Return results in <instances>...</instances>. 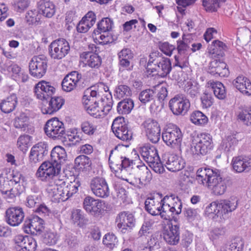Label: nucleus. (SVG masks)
Returning <instances> with one entry per match:
<instances>
[{
    "label": "nucleus",
    "instance_id": "1",
    "mask_svg": "<svg viewBox=\"0 0 251 251\" xmlns=\"http://www.w3.org/2000/svg\"><path fill=\"white\" fill-rule=\"evenodd\" d=\"M196 180L200 184L210 189L217 196L224 194L230 180L223 178L220 170L208 168H199L196 174Z\"/></svg>",
    "mask_w": 251,
    "mask_h": 251
},
{
    "label": "nucleus",
    "instance_id": "2",
    "mask_svg": "<svg viewBox=\"0 0 251 251\" xmlns=\"http://www.w3.org/2000/svg\"><path fill=\"white\" fill-rule=\"evenodd\" d=\"M182 137L183 134L179 127L174 124H169L162 134V139L168 146L178 149L180 151Z\"/></svg>",
    "mask_w": 251,
    "mask_h": 251
},
{
    "label": "nucleus",
    "instance_id": "3",
    "mask_svg": "<svg viewBox=\"0 0 251 251\" xmlns=\"http://www.w3.org/2000/svg\"><path fill=\"white\" fill-rule=\"evenodd\" d=\"M70 51L68 42L64 38H59L53 41L49 46V52L50 57L54 60H61Z\"/></svg>",
    "mask_w": 251,
    "mask_h": 251
},
{
    "label": "nucleus",
    "instance_id": "4",
    "mask_svg": "<svg viewBox=\"0 0 251 251\" xmlns=\"http://www.w3.org/2000/svg\"><path fill=\"white\" fill-rule=\"evenodd\" d=\"M44 130L49 137L53 140L60 139L66 134L64 123L57 117H53L47 121Z\"/></svg>",
    "mask_w": 251,
    "mask_h": 251
},
{
    "label": "nucleus",
    "instance_id": "5",
    "mask_svg": "<svg viewBox=\"0 0 251 251\" xmlns=\"http://www.w3.org/2000/svg\"><path fill=\"white\" fill-rule=\"evenodd\" d=\"M212 136L208 133H202L198 136L196 145L192 147L194 157L203 156L207 154L213 148Z\"/></svg>",
    "mask_w": 251,
    "mask_h": 251
},
{
    "label": "nucleus",
    "instance_id": "6",
    "mask_svg": "<svg viewBox=\"0 0 251 251\" xmlns=\"http://www.w3.org/2000/svg\"><path fill=\"white\" fill-rule=\"evenodd\" d=\"M28 67L31 75L35 78H41L46 73L48 59L44 55L34 56L29 63Z\"/></svg>",
    "mask_w": 251,
    "mask_h": 251
},
{
    "label": "nucleus",
    "instance_id": "7",
    "mask_svg": "<svg viewBox=\"0 0 251 251\" xmlns=\"http://www.w3.org/2000/svg\"><path fill=\"white\" fill-rule=\"evenodd\" d=\"M154 67L152 63L147 64V72L152 75H158L161 77L167 76L172 70V64L169 58L166 57L162 60L157 59L154 63Z\"/></svg>",
    "mask_w": 251,
    "mask_h": 251
},
{
    "label": "nucleus",
    "instance_id": "8",
    "mask_svg": "<svg viewBox=\"0 0 251 251\" xmlns=\"http://www.w3.org/2000/svg\"><path fill=\"white\" fill-rule=\"evenodd\" d=\"M190 106L189 100L182 94L175 95L169 102L170 110L176 115H185L188 112Z\"/></svg>",
    "mask_w": 251,
    "mask_h": 251
},
{
    "label": "nucleus",
    "instance_id": "9",
    "mask_svg": "<svg viewBox=\"0 0 251 251\" xmlns=\"http://www.w3.org/2000/svg\"><path fill=\"white\" fill-rule=\"evenodd\" d=\"M60 169L57 168L54 163L49 161L44 162L36 173V176L42 181H50L56 177Z\"/></svg>",
    "mask_w": 251,
    "mask_h": 251
},
{
    "label": "nucleus",
    "instance_id": "10",
    "mask_svg": "<svg viewBox=\"0 0 251 251\" xmlns=\"http://www.w3.org/2000/svg\"><path fill=\"white\" fill-rule=\"evenodd\" d=\"M147 138L152 143H158L160 137L161 129L158 123L154 119H148L142 124Z\"/></svg>",
    "mask_w": 251,
    "mask_h": 251
},
{
    "label": "nucleus",
    "instance_id": "11",
    "mask_svg": "<svg viewBox=\"0 0 251 251\" xmlns=\"http://www.w3.org/2000/svg\"><path fill=\"white\" fill-rule=\"evenodd\" d=\"M118 147L116 146L114 149H112L110 151L109 157V163L110 165L111 168L113 166V168L115 170V172H118L119 170L121 172L126 171L128 169H129L130 166L133 164V160H130L126 157H120L121 159V161L118 163L116 160L115 156H119V152L117 151Z\"/></svg>",
    "mask_w": 251,
    "mask_h": 251
},
{
    "label": "nucleus",
    "instance_id": "12",
    "mask_svg": "<svg viewBox=\"0 0 251 251\" xmlns=\"http://www.w3.org/2000/svg\"><path fill=\"white\" fill-rule=\"evenodd\" d=\"M135 222L133 215L126 211L120 213L116 219L117 227L123 233L130 231L135 225Z\"/></svg>",
    "mask_w": 251,
    "mask_h": 251
},
{
    "label": "nucleus",
    "instance_id": "13",
    "mask_svg": "<svg viewBox=\"0 0 251 251\" xmlns=\"http://www.w3.org/2000/svg\"><path fill=\"white\" fill-rule=\"evenodd\" d=\"M90 187L93 193L97 197L105 198L109 196V189L105 179L96 176L92 179Z\"/></svg>",
    "mask_w": 251,
    "mask_h": 251
},
{
    "label": "nucleus",
    "instance_id": "14",
    "mask_svg": "<svg viewBox=\"0 0 251 251\" xmlns=\"http://www.w3.org/2000/svg\"><path fill=\"white\" fill-rule=\"evenodd\" d=\"M24 217V211L19 206L10 207L5 211V221L12 226H19L23 221Z\"/></svg>",
    "mask_w": 251,
    "mask_h": 251
},
{
    "label": "nucleus",
    "instance_id": "15",
    "mask_svg": "<svg viewBox=\"0 0 251 251\" xmlns=\"http://www.w3.org/2000/svg\"><path fill=\"white\" fill-rule=\"evenodd\" d=\"M55 88L50 82L42 81L35 86L34 93L37 99L45 100L48 103V100L54 94Z\"/></svg>",
    "mask_w": 251,
    "mask_h": 251
},
{
    "label": "nucleus",
    "instance_id": "16",
    "mask_svg": "<svg viewBox=\"0 0 251 251\" xmlns=\"http://www.w3.org/2000/svg\"><path fill=\"white\" fill-rule=\"evenodd\" d=\"M44 221L42 219L37 215H31L26 218L23 228L26 232L35 230L36 234H40L44 232Z\"/></svg>",
    "mask_w": 251,
    "mask_h": 251
},
{
    "label": "nucleus",
    "instance_id": "17",
    "mask_svg": "<svg viewBox=\"0 0 251 251\" xmlns=\"http://www.w3.org/2000/svg\"><path fill=\"white\" fill-rule=\"evenodd\" d=\"M233 169L237 173L249 172L251 170V157L239 155L232 160Z\"/></svg>",
    "mask_w": 251,
    "mask_h": 251
},
{
    "label": "nucleus",
    "instance_id": "18",
    "mask_svg": "<svg viewBox=\"0 0 251 251\" xmlns=\"http://www.w3.org/2000/svg\"><path fill=\"white\" fill-rule=\"evenodd\" d=\"M226 67L225 62L215 59L210 62L208 72L215 77H226L229 74Z\"/></svg>",
    "mask_w": 251,
    "mask_h": 251
},
{
    "label": "nucleus",
    "instance_id": "19",
    "mask_svg": "<svg viewBox=\"0 0 251 251\" xmlns=\"http://www.w3.org/2000/svg\"><path fill=\"white\" fill-rule=\"evenodd\" d=\"M238 205V200L236 198L230 200H221L219 201V208L220 210L222 219L228 218V214L235 210Z\"/></svg>",
    "mask_w": 251,
    "mask_h": 251
},
{
    "label": "nucleus",
    "instance_id": "20",
    "mask_svg": "<svg viewBox=\"0 0 251 251\" xmlns=\"http://www.w3.org/2000/svg\"><path fill=\"white\" fill-rule=\"evenodd\" d=\"M49 100L48 106L42 107L44 114H52L59 110L64 104L65 100L61 97H51Z\"/></svg>",
    "mask_w": 251,
    "mask_h": 251
},
{
    "label": "nucleus",
    "instance_id": "21",
    "mask_svg": "<svg viewBox=\"0 0 251 251\" xmlns=\"http://www.w3.org/2000/svg\"><path fill=\"white\" fill-rule=\"evenodd\" d=\"M234 86L242 94L247 95H251V82L246 77L241 75H239L233 81Z\"/></svg>",
    "mask_w": 251,
    "mask_h": 251
},
{
    "label": "nucleus",
    "instance_id": "22",
    "mask_svg": "<svg viewBox=\"0 0 251 251\" xmlns=\"http://www.w3.org/2000/svg\"><path fill=\"white\" fill-rule=\"evenodd\" d=\"M140 152L143 159L148 164L159 160L158 151L153 146L141 147Z\"/></svg>",
    "mask_w": 251,
    "mask_h": 251
},
{
    "label": "nucleus",
    "instance_id": "23",
    "mask_svg": "<svg viewBox=\"0 0 251 251\" xmlns=\"http://www.w3.org/2000/svg\"><path fill=\"white\" fill-rule=\"evenodd\" d=\"M50 157L51 162L54 163L57 168L61 169V164L64 163L67 158L66 151L61 146H56L51 151Z\"/></svg>",
    "mask_w": 251,
    "mask_h": 251
},
{
    "label": "nucleus",
    "instance_id": "24",
    "mask_svg": "<svg viewBox=\"0 0 251 251\" xmlns=\"http://www.w3.org/2000/svg\"><path fill=\"white\" fill-rule=\"evenodd\" d=\"M16 243L23 251H34L36 246V241L29 236L19 235L16 239Z\"/></svg>",
    "mask_w": 251,
    "mask_h": 251
},
{
    "label": "nucleus",
    "instance_id": "25",
    "mask_svg": "<svg viewBox=\"0 0 251 251\" xmlns=\"http://www.w3.org/2000/svg\"><path fill=\"white\" fill-rule=\"evenodd\" d=\"M227 49V46L218 40L213 41L212 44L208 47V53L211 55V57L220 58L224 56L225 51Z\"/></svg>",
    "mask_w": 251,
    "mask_h": 251
},
{
    "label": "nucleus",
    "instance_id": "26",
    "mask_svg": "<svg viewBox=\"0 0 251 251\" xmlns=\"http://www.w3.org/2000/svg\"><path fill=\"white\" fill-rule=\"evenodd\" d=\"M38 10L40 14L48 18H51L56 11L55 6L53 2L47 0H41L38 2Z\"/></svg>",
    "mask_w": 251,
    "mask_h": 251
},
{
    "label": "nucleus",
    "instance_id": "27",
    "mask_svg": "<svg viewBox=\"0 0 251 251\" xmlns=\"http://www.w3.org/2000/svg\"><path fill=\"white\" fill-rule=\"evenodd\" d=\"M160 207V211L157 212L162 219L168 221L174 220L175 222H176L177 219L175 216V213L173 211L175 209L171 207L169 203L164 201V198L161 200Z\"/></svg>",
    "mask_w": 251,
    "mask_h": 251
},
{
    "label": "nucleus",
    "instance_id": "28",
    "mask_svg": "<svg viewBox=\"0 0 251 251\" xmlns=\"http://www.w3.org/2000/svg\"><path fill=\"white\" fill-rule=\"evenodd\" d=\"M185 164L184 161L177 155L171 154L168 157L166 167L170 171L175 172L183 169Z\"/></svg>",
    "mask_w": 251,
    "mask_h": 251
},
{
    "label": "nucleus",
    "instance_id": "29",
    "mask_svg": "<svg viewBox=\"0 0 251 251\" xmlns=\"http://www.w3.org/2000/svg\"><path fill=\"white\" fill-rule=\"evenodd\" d=\"M170 230L164 234V239L167 243L172 245H176L179 241V226L173 225L169 227Z\"/></svg>",
    "mask_w": 251,
    "mask_h": 251
},
{
    "label": "nucleus",
    "instance_id": "30",
    "mask_svg": "<svg viewBox=\"0 0 251 251\" xmlns=\"http://www.w3.org/2000/svg\"><path fill=\"white\" fill-rule=\"evenodd\" d=\"M82 57L86 62V64L92 68H99L102 62L101 58L97 53L91 51L83 52Z\"/></svg>",
    "mask_w": 251,
    "mask_h": 251
},
{
    "label": "nucleus",
    "instance_id": "31",
    "mask_svg": "<svg viewBox=\"0 0 251 251\" xmlns=\"http://www.w3.org/2000/svg\"><path fill=\"white\" fill-rule=\"evenodd\" d=\"M17 104V97L15 94H12L0 103L1 110L5 113H9L13 111Z\"/></svg>",
    "mask_w": 251,
    "mask_h": 251
},
{
    "label": "nucleus",
    "instance_id": "32",
    "mask_svg": "<svg viewBox=\"0 0 251 251\" xmlns=\"http://www.w3.org/2000/svg\"><path fill=\"white\" fill-rule=\"evenodd\" d=\"M75 167L81 171H89L91 170L92 162L90 158L84 155L77 156L75 160Z\"/></svg>",
    "mask_w": 251,
    "mask_h": 251
},
{
    "label": "nucleus",
    "instance_id": "33",
    "mask_svg": "<svg viewBox=\"0 0 251 251\" xmlns=\"http://www.w3.org/2000/svg\"><path fill=\"white\" fill-rule=\"evenodd\" d=\"M161 201H155L154 197L148 198L145 201V210L152 216H157L160 211Z\"/></svg>",
    "mask_w": 251,
    "mask_h": 251
},
{
    "label": "nucleus",
    "instance_id": "34",
    "mask_svg": "<svg viewBox=\"0 0 251 251\" xmlns=\"http://www.w3.org/2000/svg\"><path fill=\"white\" fill-rule=\"evenodd\" d=\"M71 219L75 224L79 227H83L87 224L88 219L80 209H75L72 212Z\"/></svg>",
    "mask_w": 251,
    "mask_h": 251
},
{
    "label": "nucleus",
    "instance_id": "35",
    "mask_svg": "<svg viewBox=\"0 0 251 251\" xmlns=\"http://www.w3.org/2000/svg\"><path fill=\"white\" fill-rule=\"evenodd\" d=\"M214 95L219 100H224L226 97L225 87L222 83L219 81H209Z\"/></svg>",
    "mask_w": 251,
    "mask_h": 251
},
{
    "label": "nucleus",
    "instance_id": "36",
    "mask_svg": "<svg viewBox=\"0 0 251 251\" xmlns=\"http://www.w3.org/2000/svg\"><path fill=\"white\" fill-rule=\"evenodd\" d=\"M164 201L169 203L171 207L174 208L173 211L175 215H178L180 214L182 209V202L181 200L175 195L172 194L170 196L164 197Z\"/></svg>",
    "mask_w": 251,
    "mask_h": 251
},
{
    "label": "nucleus",
    "instance_id": "37",
    "mask_svg": "<svg viewBox=\"0 0 251 251\" xmlns=\"http://www.w3.org/2000/svg\"><path fill=\"white\" fill-rule=\"evenodd\" d=\"M134 107L133 100L131 99H125L120 101L117 105V112L120 114H127Z\"/></svg>",
    "mask_w": 251,
    "mask_h": 251
},
{
    "label": "nucleus",
    "instance_id": "38",
    "mask_svg": "<svg viewBox=\"0 0 251 251\" xmlns=\"http://www.w3.org/2000/svg\"><path fill=\"white\" fill-rule=\"evenodd\" d=\"M113 25V23L111 19L104 18L98 23L97 29L94 30L93 34L97 35L103 32L109 31L112 29Z\"/></svg>",
    "mask_w": 251,
    "mask_h": 251
},
{
    "label": "nucleus",
    "instance_id": "39",
    "mask_svg": "<svg viewBox=\"0 0 251 251\" xmlns=\"http://www.w3.org/2000/svg\"><path fill=\"white\" fill-rule=\"evenodd\" d=\"M226 0H202V6L207 12H215Z\"/></svg>",
    "mask_w": 251,
    "mask_h": 251
},
{
    "label": "nucleus",
    "instance_id": "40",
    "mask_svg": "<svg viewBox=\"0 0 251 251\" xmlns=\"http://www.w3.org/2000/svg\"><path fill=\"white\" fill-rule=\"evenodd\" d=\"M25 20L28 25L41 24V14L38 10H29L26 13Z\"/></svg>",
    "mask_w": 251,
    "mask_h": 251
},
{
    "label": "nucleus",
    "instance_id": "41",
    "mask_svg": "<svg viewBox=\"0 0 251 251\" xmlns=\"http://www.w3.org/2000/svg\"><path fill=\"white\" fill-rule=\"evenodd\" d=\"M244 242L241 237H238L232 240L229 245H226L221 251H243Z\"/></svg>",
    "mask_w": 251,
    "mask_h": 251
},
{
    "label": "nucleus",
    "instance_id": "42",
    "mask_svg": "<svg viewBox=\"0 0 251 251\" xmlns=\"http://www.w3.org/2000/svg\"><path fill=\"white\" fill-rule=\"evenodd\" d=\"M237 120L247 126L251 125V107L240 108L237 115Z\"/></svg>",
    "mask_w": 251,
    "mask_h": 251
},
{
    "label": "nucleus",
    "instance_id": "43",
    "mask_svg": "<svg viewBox=\"0 0 251 251\" xmlns=\"http://www.w3.org/2000/svg\"><path fill=\"white\" fill-rule=\"evenodd\" d=\"M115 135L120 139L123 141H128L132 139V132L128 129L127 125H124L118 129L112 130Z\"/></svg>",
    "mask_w": 251,
    "mask_h": 251
},
{
    "label": "nucleus",
    "instance_id": "44",
    "mask_svg": "<svg viewBox=\"0 0 251 251\" xmlns=\"http://www.w3.org/2000/svg\"><path fill=\"white\" fill-rule=\"evenodd\" d=\"M190 120L196 125H204L207 123L208 119L202 112L198 110L191 114Z\"/></svg>",
    "mask_w": 251,
    "mask_h": 251
},
{
    "label": "nucleus",
    "instance_id": "45",
    "mask_svg": "<svg viewBox=\"0 0 251 251\" xmlns=\"http://www.w3.org/2000/svg\"><path fill=\"white\" fill-rule=\"evenodd\" d=\"M205 212L208 216L212 218L213 219H216L220 217L222 219L220 210L219 208V202L213 201L211 202L206 208Z\"/></svg>",
    "mask_w": 251,
    "mask_h": 251
},
{
    "label": "nucleus",
    "instance_id": "46",
    "mask_svg": "<svg viewBox=\"0 0 251 251\" xmlns=\"http://www.w3.org/2000/svg\"><path fill=\"white\" fill-rule=\"evenodd\" d=\"M238 140L233 136H228L226 139L222 141L221 144V149L226 152H228L234 150V146L237 143Z\"/></svg>",
    "mask_w": 251,
    "mask_h": 251
},
{
    "label": "nucleus",
    "instance_id": "47",
    "mask_svg": "<svg viewBox=\"0 0 251 251\" xmlns=\"http://www.w3.org/2000/svg\"><path fill=\"white\" fill-rule=\"evenodd\" d=\"M85 107L88 113L91 115L96 118H100L101 116V113H102V112H101V108L99 107L96 100L91 101L89 104L85 106Z\"/></svg>",
    "mask_w": 251,
    "mask_h": 251
},
{
    "label": "nucleus",
    "instance_id": "48",
    "mask_svg": "<svg viewBox=\"0 0 251 251\" xmlns=\"http://www.w3.org/2000/svg\"><path fill=\"white\" fill-rule=\"evenodd\" d=\"M28 120V117L26 114L24 113H21L15 119L14 126L16 128H21L22 130L25 131L27 127Z\"/></svg>",
    "mask_w": 251,
    "mask_h": 251
},
{
    "label": "nucleus",
    "instance_id": "49",
    "mask_svg": "<svg viewBox=\"0 0 251 251\" xmlns=\"http://www.w3.org/2000/svg\"><path fill=\"white\" fill-rule=\"evenodd\" d=\"M155 92L151 89H146L141 91L138 96L140 101L146 104L154 100Z\"/></svg>",
    "mask_w": 251,
    "mask_h": 251
},
{
    "label": "nucleus",
    "instance_id": "50",
    "mask_svg": "<svg viewBox=\"0 0 251 251\" xmlns=\"http://www.w3.org/2000/svg\"><path fill=\"white\" fill-rule=\"evenodd\" d=\"M32 149L35 150V152L38 153V155L43 159L45 156L48 154L49 152V146L46 142H39L32 147Z\"/></svg>",
    "mask_w": 251,
    "mask_h": 251
},
{
    "label": "nucleus",
    "instance_id": "51",
    "mask_svg": "<svg viewBox=\"0 0 251 251\" xmlns=\"http://www.w3.org/2000/svg\"><path fill=\"white\" fill-rule=\"evenodd\" d=\"M24 191L23 184L22 185H13L10 188L6 198L14 199L19 196Z\"/></svg>",
    "mask_w": 251,
    "mask_h": 251
},
{
    "label": "nucleus",
    "instance_id": "52",
    "mask_svg": "<svg viewBox=\"0 0 251 251\" xmlns=\"http://www.w3.org/2000/svg\"><path fill=\"white\" fill-rule=\"evenodd\" d=\"M41 234L43 237V242L46 245L51 246L56 243L57 238L54 233L46 231L44 229V232Z\"/></svg>",
    "mask_w": 251,
    "mask_h": 251
},
{
    "label": "nucleus",
    "instance_id": "53",
    "mask_svg": "<svg viewBox=\"0 0 251 251\" xmlns=\"http://www.w3.org/2000/svg\"><path fill=\"white\" fill-rule=\"evenodd\" d=\"M103 202L101 200H99V202L95 204L92 208L93 210L90 209L87 212L96 218L101 217L103 213Z\"/></svg>",
    "mask_w": 251,
    "mask_h": 251
},
{
    "label": "nucleus",
    "instance_id": "54",
    "mask_svg": "<svg viewBox=\"0 0 251 251\" xmlns=\"http://www.w3.org/2000/svg\"><path fill=\"white\" fill-rule=\"evenodd\" d=\"M80 236L78 234L69 232L66 236V241L68 246L72 248H75L80 243Z\"/></svg>",
    "mask_w": 251,
    "mask_h": 251
},
{
    "label": "nucleus",
    "instance_id": "55",
    "mask_svg": "<svg viewBox=\"0 0 251 251\" xmlns=\"http://www.w3.org/2000/svg\"><path fill=\"white\" fill-rule=\"evenodd\" d=\"M117 97L120 99L125 96L128 97L131 95L130 88L126 85H119L115 89Z\"/></svg>",
    "mask_w": 251,
    "mask_h": 251
},
{
    "label": "nucleus",
    "instance_id": "56",
    "mask_svg": "<svg viewBox=\"0 0 251 251\" xmlns=\"http://www.w3.org/2000/svg\"><path fill=\"white\" fill-rule=\"evenodd\" d=\"M103 243L108 248L112 249L115 247L118 240L116 236L113 233H108L103 238Z\"/></svg>",
    "mask_w": 251,
    "mask_h": 251
},
{
    "label": "nucleus",
    "instance_id": "57",
    "mask_svg": "<svg viewBox=\"0 0 251 251\" xmlns=\"http://www.w3.org/2000/svg\"><path fill=\"white\" fill-rule=\"evenodd\" d=\"M81 128L85 134L89 136L93 135L97 130V126L88 121L83 122L81 125Z\"/></svg>",
    "mask_w": 251,
    "mask_h": 251
},
{
    "label": "nucleus",
    "instance_id": "58",
    "mask_svg": "<svg viewBox=\"0 0 251 251\" xmlns=\"http://www.w3.org/2000/svg\"><path fill=\"white\" fill-rule=\"evenodd\" d=\"M158 46L159 49L166 55L170 56L174 50L176 49L175 46L170 45L168 42H161L158 43Z\"/></svg>",
    "mask_w": 251,
    "mask_h": 251
},
{
    "label": "nucleus",
    "instance_id": "59",
    "mask_svg": "<svg viewBox=\"0 0 251 251\" xmlns=\"http://www.w3.org/2000/svg\"><path fill=\"white\" fill-rule=\"evenodd\" d=\"M41 197L39 195L34 194L29 195L26 198V206L29 207H34L39 206L41 203Z\"/></svg>",
    "mask_w": 251,
    "mask_h": 251
},
{
    "label": "nucleus",
    "instance_id": "60",
    "mask_svg": "<svg viewBox=\"0 0 251 251\" xmlns=\"http://www.w3.org/2000/svg\"><path fill=\"white\" fill-rule=\"evenodd\" d=\"M201 99L202 107L205 108L211 107L214 102V99L212 95L206 92L203 93Z\"/></svg>",
    "mask_w": 251,
    "mask_h": 251
},
{
    "label": "nucleus",
    "instance_id": "61",
    "mask_svg": "<svg viewBox=\"0 0 251 251\" xmlns=\"http://www.w3.org/2000/svg\"><path fill=\"white\" fill-rule=\"evenodd\" d=\"M97 95V92L96 91L87 90L84 92L82 98L84 104L87 106V104H89L91 101H94V98L96 97Z\"/></svg>",
    "mask_w": 251,
    "mask_h": 251
},
{
    "label": "nucleus",
    "instance_id": "62",
    "mask_svg": "<svg viewBox=\"0 0 251 251\" xmlns=\"http://www.w3.org/2000/svg\"><path fill=\"white\" fill-rule=\"evenodd\" d=\"M97 202H99V200L95 199L90 196H87L83 201V208L87 212L90 209L93 210V207Z\"/></svg>",
    "mask_w": 251,
    "mask_h": 251
},
{
    "label": "nucleus",
    "instance_id": "63",
    "mask_svg": "<svg viewBox=\"0 0 251 251\" xmlns=\"http://www.w3.org/2000/svg\"><path fill=\"white\" fill-rule=\"evenodd\" d=\"M226 232V229L224 227L215 228L210 232V238L213 240L217 239L224 236Z\"/></svg>",
    "mask_w": 251,
    "mask_h": 251
},
{
    "label": "nucleus",
    "instance_id": "64",
    "mask_svg": "<svg viewBox=\"0 0 251 251\" xmlns=\"http://www.w3.org/2000/svg\"><path fill=\"white\" fill-rule=\"evenodd\" d=\"M184 215L185 217L189 222L193 221L198 215L197 210L191 208H185Z\"/></svg>",
    "mask_w": 251,
    "mask_h": 251
}]
</instances>
